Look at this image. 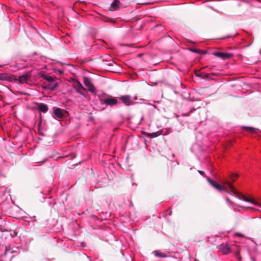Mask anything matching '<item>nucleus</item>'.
<instances>
[{
	"label": "nucleus",
	"instance_id": "f257e3e1",
	"mask_svg": "<svg viewBox=\"0 0 261 261\" xmlns=\"http://www.w3.org/2000/svg\"><path fill=\"white\" fill-rule=\"evenodd\" d=\"M100 101L101 103L111 107L116 106L118 103L117 98L112 96H109L104 99H101Z\"/></svg>",
	"mask_w": 261,
	"mask_h": 261
},
{
	"label": "nucleus",
	"instance_id": "f03ea898",
	"mask_svg": "<svg viewBox=\"0 0 261 261\" xmlns=\"http://www.w3.org/2000/svg\"><path fill=\"white\" fill-rule=\"evenodd\" d=\"M120 99L126 106L133 105L134 103L133 100L131 99V96L129 95H121L120 97Z\"/></svg>",
	"mask_w": 261,
	"mask_h": 261
},
{
	"label": "nucleus",
	"instance_id": "7ed1b4c3",
	"mask_svg": "<svg viewBox=\"0 0 261 261\" xmlns=\"http://www.w3.org/2000/svg\"><path fill=\"white\" fill-rule=\"evenodd\" d=\"M84 84L85 86L88 88L89 90L91 93H94L95 92V91H96L95 88L89 78L84 77Z\"/></svg>",
	"mask_w": 261,
	"mask_h": 261
},
{
	"label": "nucleus",
	"instance_id": "20e7f679",
	"mask_svg": "<svg viewBox=\"0 0 261 261\" xmlns=\"http://www.w3.org/2000/svg\"><path fill=\"white\" fill-rule=\"evenodd\" d=\"M31 77V74L29 73H27L19 76L18 78V81L21 84L27 83L28 80Z\"/></svg>",
	"mask_w": 261,
	"mask_h": 261
},
{
	"label": "nucleus",
	"instance_id": "39448f33",
	"mask_svg": "<svg viewBox=\"0 0 261 261\" xmlns=\"http://www.w3.org/2000/svg\"><path fill=\"white\" fill-rule=\"evenodd\" d=\"M214 55L223 60L229 59L231 56L230 54L224 53L221 52H215L214 53Z\"/></svg>",
	"mask_w": 261,
	"mask_h": 261
},
{
	"label": "nucleus",
	"instance_id": "423d86ee",
	"mask_svg": "<svg viewBox=\"0 0 261 261\" xmlns=\"http://www.w3.org/2000/svg\"><path fill=\"white\" fill-rule=\"evenodd\" d=\"M54 115L58 118H62L64 117L63 110L59 108H54Z\"/></svg>",
	"mask_w": 261,
	"mask_h": 261
},
{
	"label": "nucleus",
	"instance_id": "0eeeda50",
	"mask_svg": "<svg viewBox=\"0 0 261 261\" xmlns=\"http://www.w3.org/2000/svg\"><path fill=\"white\" fill-rule=\"evenodd\" d=\"M59 84L57 82L53 81L52 82L48 83L47 85H45L44 88L45 89H48L51 90H54L57 87H58Z\"/></svg>",
	"mask_w": 261,
	"mask_h": 261
},
{
	"label": "nucleus",
	"instance_id": "6e6552de",
	"mask_svg": "<svg viewBox=\"0 0 261 261\" xmlns=\"http://www.w3.org/2000/svg\"><path fill=\"white\" fill-rule=\"evenodd\" d=\"M38 110L43 113H46L48 110V108L46 104L43 103H40L39 104L38 107Z\"/></svg>",
	"mask_w": 261,
	"mask_h": 261
},
{
	"label": "nucleus",
	"instance_id": "1a4fd4ad",
	"mask_svg": "<svg viewBox=\"0 0 261 261\" xmlns=\"http://www.w3.org/2000/svg\"><path fill=\"white\" fill-rule=\"evenodd\" d=\"M243 196L244 201L252 203L254 205L258 206L260 208H261V204L260 203L256 201L254 199H248L243 196ZM257 210H259L261 212V210L257 209Z\"/></svg>",
	"mask_w": 261,
	"mask_h": 261
},
{
	"label": "nucleus",
	"instance_id": "9d476101",
	"mask_svg": "<svg viewBox=\"0 0 261 261\" xmlns=\"http://www.w3.org/2000/svg\"><path fill=\"white\" fill-rule=\"evenodd\" d=\"M120 2L118 0H114L111 4L110 10L112 11H115L119 8V4Z\"/></svg>",
	"mask_w": 261,
	"mask_h": 261
},
{
	"label": "nucleus",
	"instance_id": "9b49d317",
	"mask_svg": "<svg viewBox=\"0 0 261 261\" xmlns=\"http://www.w3.org/2000/svg\"><path fill=\"white\" fill-rule=\"evenodd\" d=\"M162 134V131H157L152 133H147V136L150 138H154L160 136Z\"/></svg>",
	"mask_w": 261,
	"mask_h": 261
},
{
	"label": "nucleus",
	"instance_id": "f8f14e48",
	"mask_svg": "<svg viewBox=\"0 0 261 261\" xmlns=\"http://www.w3.org/2000/svg\"><path fill=\"white\" fill-rule=\"evenodd\" d=\"M226 184L228 186L230 191L232 193H233L236 195L239 194V193L237 191V190L234 189V188L232 186V185L230 182H226Z\"/></svg>",
	"mask_w": 261,
	"mask_h": 261
},
{
	"label": "nucleus",
	"instance_id": "ddd939ff",
	"mask_svg": "<svg viewBox=\"0 0 261 261\" xmlns=\"http://www.w3.org/2000/svg\"><path fill=\"white\" fill-rule=\"evenodd\" d=\"M154 254L155 256L164 258L167 256L165 253L160 252L158 251H154Z\"/></svg>",
	"mask_w": 261,
	"mask_h": 261
},
{
	"label": "nucleus",
	"instance_id": "4468645a",
	"mask_svg": "<svg viewBox=\"0 0 261 261\" xmlns=\"http://www.w3.org/2000/svg\"><path fill=\"white\" fill-rule=\"evenodd\" d=\"M220 249L222 250L224 254H227L230 252V249L227 246L221 247Z\"/></svg>",
	"mask_w": 261,
	"mask_h": 261
},
{
	"label": "nucleus",
	"instance_id": "2eb2a0df",
	"mask_svg": "<svg viewBox=\"0 0 261 261\" xmlns=\"http://www.w3.org/2000/svg\"><path fill=\"white\" fill-rule=\"evenodd\" d=\"M75 84H76V88H77L79 89H82L83 90H86L85 88L83 86L81 83L80 82H79V81H76Z\"/></svg>",
	"mask_w": 261,
	"mask_h": 261
},
{
	"label": "nucleus",
	"instance_id": "dca6fc26",
	"mask_svg": "<svg viewBox=\"0 0 261 261\" xmlns=\"http://www.w3.org/2000/svg\"><path fill=\"white\" fill-rule=\"evenodd\" d=\"M215 188H216L217 190L219 191H225L226 192H228L227 190H225L224 189V188L221 186L220 185L217 184Z\"/></svg>",
	"mask_w": 261,
	"mask_h": 261
},
{
	"label": "nucleus",
	"instance_id": "f3484780",
	"mask_svg": "<svg viewBox=\"0 0 261 261\" xmlns=\"http://www.w3.org/2000/svg\"><path fill=\"white\" fill-rule=\"evenodd\" d=\"M43 78L44 79H45L46 80H47L48 81V83L52 82L53 81H55L54 78L52 76H49V75H45L43 76Z\"/></svg>",
	"mask_w": 261,
	"mask_h": 261
},
{
	"label": "nucleus",
	"instance_id": "a211bd4d",
	"mask_svg": "<svg viewBox=\"0 0 261 261\" xmlns=\"http://www.w3.org/2000/svg\"><path fill=\"white\" fill-rule=\"evenodd\" d=\"M207 181L211 184V186H212L213 187H215L216 185L217 184V183L215 182L213 180H212L211 178L209 177H206Z\"/></svg>",
	"mask_w": 261,
	"mask_h": 261
},
{
	"label": "nucleus",
	"instance_id": "6ab92c4d",
	"mask_svg": "<svg viewBox=\"0 0 261 261\" xmlns=\"http://www.w3.org/2000/svg\"><path fill=\"white\" fill-rule=\"evenodd\" d=\"M244 128H245L246 130H249L251 132H253L254 131V128L253 127H244Z\"/></svg>",
	"mask_w": 261,
	"mask_h": 261
},
{
	"label": "nucleus",
	"instance_id": "aec40b11",
	"mask_svg": "<svg viewBox=\"0 0 261 261\" xmlns=\"http://www.w3.org/2000/svg\"><path fill=\"white\" fill-rule=\"evenodd\" d=\"M81 89H77V88H75V91H76L77 93H79V94H80V95H83V96H84V93H83L81 91Z\"/></svg>",
	"mask_w": 261,
	"mask_h": 261
},
{
	"label": "nucleus",
	"instance_id": "412c9836",
	"mask_svg": "<svg viewBox=\"0 0 261 261\" xmlns=\"http://www.w3.org/2000/svg\"><path fill=\"white\" fill-rule=\"evenodd\" d=\"M198 173L201 175H204L205 174H204V172L202 171H201V170H198Z\"/></svg>",
	"mask_w": 261,
	"mask_h": 261
},
{
	"label": "nucleus",
	"instance_id": "4be33fe9",
	"mask_svg": "<svg viewBox=\"0 0 261 261\" xmlns=\"http://www.w3.org/2000/svg\"><path fill=\"white\" fill-rule=\"evenodd\" d=\"M86 256H87V257L88 258H89V261H101V260H98V259H95L94 260H92L90 258V257H89V256L86 255Z\"/></svg>",
	"mask_w": 261,
	"mask_h": 261
},
{
	"label": "nucleus",
	"instance_id": "5701e85b",
	"mask_svg": "<svg viewBox=\"0 0 261 261\" xmlns=\"http://www.w3.org/2000/svg\"><path fill=\"white\" fill-rule=\"evenodd\" d=\"M191 51L192 52H194V53H198L199 52V50L195 49H191Z\"/></svg>",
	"mask_w": 261,
	"mask_h": 261
},
{
	"label": "nucleus",
	"instance_id": "b1692460",
	"mask_svg": "<svg viewBox=\"0 0 261 261\" xmlns=\"http://www.w3.org/2000/svg\"><path fill=\"white\" fill-rule=\"evenodd\" d=\"M58 71L61 74H62L63 73V71H62V70H58Z\"/></svg>",
	"mask_w": 261,
	"mask_h": 261
},
{
	"label": "nucleus",
	"instance_id": "393cba45",
	"mask_svg": "<svg viewBox=\"0 0 261 261\" xmlns=\"http://www.w3.org/2000/svg\"><path fill=\"white\" fill-rule=\"evenodd\" d=\"M205 76L206 77H209V74L208 73H206Z\"/></svg>",
	"mask_w": 261,
	"mask_h": 261
},
{
	"label": "nucleus",
	"instance_id": "a878e982",
	"mask_svg": "<svg viewBox=\"0 0 261 261\" xmlns=\"http://www.w3.org/2000/svg\"><path fill=\"white\" fill-rule=\"evenodd\" d=\"M236 235L238 236H241V234L239 233H236Z\"/></svg>",
	"mask_w": 261,
	"mask_h": 261
},
{
	"label": "nucleus",
	"instance_id": "bb28decb",
	"mask_svg": "<svg viewBox=\"0 0 261 261\" xmlns=\"http://www.w3.org/2000/svg\"><path fill=\"white\" fill-rule=\"evenodd\" d=\"M206 67H207V68H211L213 67V66H206Z\"/></svg>",
	"mask_w": 261,
	"mask_h": 261
},
{
	"label": "nucleus",
	"instance_id": "cd10ccee",
	"mask_svg": "<svg viewBox=\"0 0 261 261\" xmlns=\"http://www.w3.org/2000/svg\"><path fill=\"white\" fill-rule=\"evenodd\" d=\"M230 37H232V36H228L224 37V38H227Z\"/></svg>",
	"mask_w": 261,
	"mask_h": 261
},
{
	"label": "nucleus",
	"instance_id": "c85d7f7f",
	"mask_svg": "<svg viewBox=\"0 0 261 261\" xmlns=\"http://www.w3.org/2000/svg\"><path fill=\"white\" fill-rule=\"evenodd\" d=\"M168 212H169V215H171V212H170V210H168Z\"/></svg>",
	"mask_w": 261,
	"mask_h": 261
},
{
	"label": "nucleus",
	"instance_id": "c756f323",
	"mask_svg": "<svg viewBox=\"0 0 261 261\" xmlns=\"http://www.w3.org/2000/svg\"><path fill=\"white\" fill-rule=\"evenodd\" d=\"M237 175H234V178H236V177H237Z\"/></svg>",
	"mask_w": 261,
	"mask_h": 261
}]
</instances>
